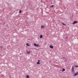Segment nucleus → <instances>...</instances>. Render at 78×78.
I'll use <instances>...</instances> for the list:
<instances>
[{
  "instance_id": "1",
  "label": "nucleus",
  "mask_w": 78,
  "mask_h": 78,
  "mask_svg": "<svg viewBox=\"0 0 78 78\" xmlns=\"http://www.w3.org/2000/svg\"><path fill=\"white\" fill-rule=\"evenodd\" d=\"M34 45L35 47H39V44H36V43H34Z\"/></svg>"
},
{
  "instance_id": "2",
  "label": "nucleus",
  "mask_w": 78,
  "mask_h": 78,
  "mask_svg": "<svg viewBox=\"0 0 78 78\" xmlns=\"http://www.w3.org/2000/svg\"><path fill=\"white\" fill-rule=\"evenodd\" d=\"M72 72H74V67L73 66L72 67Z\"/></svg>"
},
{
  "instance_id": "3",
  "label": "nucleus",
  "mask_w": 78,
  "mask_h": 78,
  "mask_svg": "<svg viewBox=\"0 0 78 78\" xmlns=\"http://www.w3.org/2000/svg\"><path fill=\"white\" fill-rule=\"evenodd\" d=\"M78 74V72H77L76 73H74V75L73 76H76V75H77Z\"/></svg>"
},
{
  "instance_id": "4",
  "label": "nucleus",
  "mask_w": 78,
  "mask_h": 78,
  "mask_svg": "<svg viewBox=\"0 0 78 78\" xmlns=\"http://www.w3.org/2000/svg\"><path fill=\"white\" fill-rule=\"evenodd\" d=\"M77 22L75 21L73 23V24H75V23H77Z\"/></svg>"
},
{
  "instance_id": "5",
  "label": "nucleus",
  "mask_w": 78,
  "mask_h": 78,
  "mask_svg": "<svg viewBox=\"0 0 78 78\" xmlns=\"http://www.w3.org/2000/svg\"><path fill=\"white\" fill-rule=\"evenodd\" d=\"M40 60H38V62L37 63V64H40Z\"/></svg>"
},
{
  "instance_id": "6",
  "label": "nucleus",
  "mask_w": 78,
  "mask_h": 78,
  "mask_svg": "<svg viewBox=\"0 0 78 78\" xmlns=\"http://www.w3.org/2000/svg\"><path fill=\"white\" fill-rule=\"evenodd\" d=\"M49 47L51 48H53V46L51 45H50V46H49Z\"/></svg>"
},
{
  "instance_id": "7",
  "label": "nucleus",
  "mask_w": 78,
  "mask_h": 78,
  "mask_svg": "<svg viewBox=\"0 0 78 78\" xmlns=\"http://www.w3.org/2000/svg\"><path fill=\"white\" fill-rule=\"evenodd\" d=\"M43 37V36H42V35H40V38H42Z\"/></svg>"
},
{
  "instance_id": "8",
  "label": "nucleus",
  "mask_w": 78,
  "mask_h": 78,
  "mask_svg": "<svg viewBox=\"0 0 78 78\" xmlns=\"http://www.w3.org/2000/svg\"><path fill=\"white\" fill-rule=\"evenodd\" d=\"M26 45L27 46V47H30V45L28 44V43L26 44Z\"/></svg>"
},
{
  "instance_id": "9",
  "label": "nucleus",
  "mask_w": 78,
  "mask_h": 78,
  "mask_svg": "<svg viewBox=\"0 0 78 78\" xmlns=\"http://www.w3.org/2000/svg\"><path fill=\"white\" fill-rule=\"evenodd\" d=\"M64 71H65V69L64 68H63L62 69V72H64Z\"/></svg>"
},
{
  "instance_id": "10",
  "label": "nucleus",
  "mask_w": 78,
  "mask_h": 78,
  "mask_svg": "<svg viewBox=\"0 0 78 78\" xmlns=\"http://www.w3.org/2000/svg\"><path fill=\"white\" fill-rule=\"evenodd\" d=\"M53 6H54V5H52L51 6H50V7H51H51H53Z\"/></svg>"
},
{
  "instance_id": "11",
  "label": "nucleus",
  "mask_w": 78,
  "mask_h": 78,
  "mask_svg": "<svg viewBox=\"0 0 78 78\" xmlns=\"http://www.w3.org/2000/svg\"><path fill=\"white\" fill-rule=\"evenodd\" d=\"M62 25H66V24H64V23H62Z\"/></svg>"
},
{
  "instance_id": "12",
  "label": "nucleus",
  "mask_w": 78,
  "mask_h": 78,
  "mask_svg": "<svg viewBox=\"0 0 78 78\" xmlns=\"http://www.w3.org/2000/svg\"><path fill=\"white\" fill-rule=\"evenodd\" d=\"M41 28H44V26L42 25V26H41Z\"/></svg>"
},
{
  "instance_id": "13",
  "label": "nucleus",
  "mask_w": 78,
  "mask_h": 78,
  "mask_svg": "<svg viewBox=\"0 0 78 78\" xmlns=\"http://www.w3.org/2000/svg\"><path fill=\"white\" fill-rule=\"evenodd\" d=\"M30 51H28L27 52V54H30Z\"/></svg>"
},
{
  "instance_id": "14",
  "label": "nucleus",
  "mask_w": 78,
  "mask_h": 78,
  "mask_svg": "<svg viewBox=\"0 0 78 78\" xmlns=\"http://www.w3.org/2000/svg\"><path fill=\"white\" fill-rule=\"evenodd\" d=\"M3 48V47L2 46H1L0 47V48Z\"/></svg>"
},
{
  "instance_id": "15",
  "label": "nucleus",
  "mask_w": 78,
  "mask_h": 78,
  "mask_svg": "<svg viewBox=\"0 0 78 78\" xmlns=\"http://www.w3.org/2000/svg\"><path fill=\"white\" fill-rule=\"evenodd\" d=\"M22 12V11L21 10L20 11H19V13H21V12Z\"/></svg>"
},
{
  "instance_id": "16",
  "label": "nucleus",
  "mask_w": 78,
  "mask_h": 78,
  "mask_svg": "<svg viewBox=\"0 0 78 78\" xmlns=\"http://www.w3.org/2000/svg\"><path fill=\"white\" fill-rule=\"evenodd\" d=\"M75 67H78V66H75Z\"/></svg>"
},
{
  "instance_id": "17",
  "label": "nucleus",
  "mask_w": 78,
  "mask_h": 78,
  "mask_svg": "<svg viewBox=\"0 0 78 78\" xmlns=\"http://www.w3.org/2000/svg\"><path fill=\"white\" fill-rule=\"evenodd\" d=\"M66 39H67V37L66 38Z\"/></svg>"
}]
</instances>
